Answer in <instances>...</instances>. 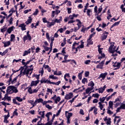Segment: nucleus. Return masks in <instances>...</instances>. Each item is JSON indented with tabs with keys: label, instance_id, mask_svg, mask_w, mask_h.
Wrapping results in <instances>:
<instances>
[{
	"label": "nucleus",
	"instance_id": "obj_1",
	"mask_svg": "<svg viewBox=\"0 0 125 125\" xmlns=\"http://www.w3.org/2000/svg\"><path fill=\"white\" fill-rule=\"evenodd\" d=\"M108 34H109V32L105 31V32L102 35L101 37L102 41H104L107 39V37H108Z\"/></svg>",
	"mask_w": 125,
	"mask_h": 125
},
{
	"label": "nucleus",
	"instance_id": "obj_2",
	"mask_svg": "<svg viewBox=\"0 0 125 125\" xmlns=\"http://www.w3.org/2000/svg\"><path fill=\"white\" fill-rule=\"evenodd\" d=\"M12 89V87L11 85L8 86L6 90V93L7 94H12V93H14Z\"/></svg>",
	"mask_w": 125,
	"mask_h": 125
},
{
	"label": "nucleus",
	"instance_id": "obj_3",
	"mask_svg": "<svg viewBox=\"0 0 125 125\" xmlns=\"http://www.w3.org/2000/svg\"><path fill=\"white\" fill-rule=\"evenodd\" d=\"M40 82H41V83H50H50H51V82H50V81L45 80V78H42Z\"/></svg>",
	"mask_w": 125,
	"mask_h": 125
},
{
	"label": "nucleus",
	"instance_id": "obj_4",
	"mask_svg": "<svg viewBox=\"0 0 125 125\" xmlns=\"http://www.w3.org/2000/svg\"><path fill=\"white\" fill-rule=\"evenodd\" d=\"M73 97V93H69V94L65 95V99H66V100H69L70 99H71Z\"/></svg>",
	"mask_w": 125,
	"mask_h": 125
},
{
	"label": "nucleus",
	"instance_id": "obj_5",
	"mask_svg": "<svg viewBox=\"0 0 125 125\" xmlns=\"http://www.w3.org/2000/svg\"><path fill=\"white\" fill-rule=\"evenodd\" d=\"M65 115L66 119H70L72 116H73V113H69V111H65Z\"/></svg>",
	"mask_w": 125,
	"mask_h": 125
},
{
	"label": "nucleus",
	"instance_id": "obj_6",
	"mask_svg": "<svg viewBox=\"0 0 125 125\" xmlns=\"http://www.w3.org/2000/svg\"><path fill=\"white\" fill-rule=\"evenodd\" d=\"M106 87H107V86H106V85H104V86H103V87H101V88H99L98 89L99 93H103V92H104V90H105V89H106Z\"/></svg>",
	"mask_w": 125,
	"mask_h": 125
},
{
	"label": "nucleus",
	"instance_id": "obj_7",
	"mask_svg": "<svg viewBox=\"0 0 125 125\" xmlns=\"http://www.w3.org/2000/svg\"><path fill=\"white\" fill-rule=\"evenodd\" d=\"M33 69H26V68L24 69L23 72V75H29V73H30V71H33Z\"/></svg>",
	"mask_w": 125,
	"mask_h": 125
},
{
	"label": "nucleus",
	"instance_id": "obj_8",
	"mask_svg": "<svg viewBox=\"0 0 125 125\" xmlns=\"http://www.w3.org/2000/svg\"><path fill=\"white\" fill-rule=\"evenodd\" d=\"M40 83V80H37V81H32L31 83V86H34V85L36 86L38 83Z\"/></svg>",
	"mask_w": 125,
	"mask_h": 125
},
{
	"label": "nucleus",
	"instance_id": "obj_9",
	"mask_svg": "<svg viewBox=\"0 0 125 125\" xmlns=\"http://www.w3.org/2000/svg\"><path fill=\"white\" fill-rule=\"evenodd\" d=\"M108 75V73L105 72L104 73H102L100 74V76L98 77V79H100V78H102L103 80L106 78V76Z\"/></svg>",
	"mask_w": 125,
	"mask_h": 125
},
{
	"label": "nucleus",
	"instance_id": "obj_10",
	"mask_svg": "<svg viewBox=\"0 0 125 125\" xmlns=\"http://www.w3.org/2000/svg\"><path fill=\"white\" fill-rule=\"evenodd\" d=\"M121 65V63L115 62L113 65V67H117V68H115V70L117 69H120V66Z\"/></svg>",
	"mask_w": 125,
	"mask_h": 125
},
{
	"label": "nucleus",
	"instance_id": "obj_11",
	"mask_svg": "<svg viewBox=\"0 0 125 125\" xmlns=\"http://www.w3.org/2000/svg\"><path fill=\"white\" fill-rule=\"evenodd\" d=\"M117 121L118 124L120 122H121V119H120V116H115V119H114V124L116 123V121Z\"/></svg>",
	"mask_w": 125,
	"mask_h": 125
},
{
	"label": "nucleus",
	"instance_id": "obj_12",
	"mask_svg": "<svg viewBox=\"0 0 125 125\" xmlns=\"http://www.w3.org/2000/svg\"><path fill=\"white\" fill-rule=\"evenodd\" d=\"M19 27L21 28L22 31H26V25H25V23H21Z\"/></svg>",
	"mask_w": 125,
	"mask_h": 125
},
{
	"label": "nucleus",
	"instance_id": "obj_13",
	"mask_svg": "<svg viewBox=\"0 0 125 125\" xmlns=\"http://www.w3.org/2000/svg\"><path fill=\"white\" fill-rule=\"evenodd\" d=\"M11 86H12V89L14 93H17V92H18V90L17 89V87L13 85H11Z\"/></svg>",
	"mask_w": 125,
	"mask_h": 125
},
{
	"label": "nucleus",
	"instance_id": "obj_14",
	"mask_svg": "<svg viewBox=\"0 0 125 125\" xmlns=\"http://www.w3.org/2000/svg\"><path fill=\"white\" fill-rule=\"evenodd\" d=\"M113 47H114V44L111 45L108 48V51L110 52V53H112V54L114 53V51H113Z\"/></svg>",
	"mask_w": 125,
	"mask_h": 125
},
{
	"label": "nucleus",
	"instance_id": "obj_15",
	"mask_svg": "<svg viewBox=\"0 0 125 125\" xmlns=\"http://www.w3.org/2000/svg\"><path fill=\"white\" fill-rule=\"evenodd\" d=\"M54 23H60V22L62 21V17H60L59 20L56 19L55 20H54Z\"/></svg>",
	"mask_w": 125,
	"mask_h": 125
},
{
	"label": "nucleus",
	"instance_id": "obj_16",
	"mask_svg": "<svg viewBox=\"0 0 125 125\" xmlns=\"http://www.w3.org/2000/svg\"><path fill=\"white\" fill-rule=\"evenodd\" d=\"M13 28H14V26H12L9 28H8L7 30V33H8V34H11V32L13 31Z\"/></svg>",
	"mask_w": 125,
	"mask_h": 125
},
{
	"label": "nucleus",
	"instance_id": "obj_17",
	"mask_svg": "<svg viewBox=\"0 0 125 125\" xmlns=\"http://www.w3.org/2000/svg\"><path fill=\"white\" fill-rule=\"evenodd\" d=\"M120 22H121V21H118V22H116L115 23H114L112 25V26L110 27V30L112 31V28H113V27H115V26H118L119 24H120Z\"/></svg>",
	"mask_w": 125,
	"mask_h": 125
},
{
	"label": "nucleus",
	"instance_id": "obj_18",
	"mask_svg": "<svg viewBox=\"0 0 125 125\" xmlns=\"http://www.w3.org/2000/svg\"><path fill=\"white\" fill-rule=\"evenodd\" d=\"M51 84H55V85H59L61 83V81H58L56 83L55 82H51L50 83Z\"/></svg>",
	"mask_w": 125,
	"mask_h": 125
},
{
	"label": "nucleus",
	"instance_id": "obj_19",
	"mask_svg": "<svg viewBox=\"0 0 125 125\" xmlns=\"http://www.w3.org/2000/svg\"><path fill=\"white\" fill-rule=\"evenodd\" d=\"M44 111H40L39 112V115L41 116V118H44Z\"/></svg>",
	"mask_w": 125,
	"mask_h": 125
},
{
	"label": "nucleus",
	"instance_id": "obj_20",
	"mask_svg": "<svg viewBox=\"0 0 125 125\" xmlns=\"http://www.w3.org/2000/svg\"><path fill=\"white\" fill-rule=\"evenodd\" d=\"M108 109H113V102L110 101L109 102Z\"/></svg>",
	"mask_w": 125,
	"mask_h": 125
},
{
	"label": "nucleus",
	"instance_id": "obj_21",
	"mask_svg": "<svg viewBox=\"0 0 125 125\" xmlns=\"http://www.w3.org/2000/svg\"><path fill=\"white\" fill-rule=\"evenodd\" d=\"M10 45V42L8 41L4 43V47H6V46H9Z\"/></svg>",
	"mask_w": 125,
	"mask_h": 125
},
{
	"label": "nucleus",
	"instance_id": "obj_22",
	"mask_svg": "<svg viewBox=\"0 0 125 125\" xmlns=\"http://www.w3.org/2000/svg\"><path fill=\"white\" fill-rule=\"evenodd\" d=\"M87 44H89V45L93 44V42H92L91 39H89V38H88V39H87Z\"/></svg>",
	"mask_w": 125,
	"mask_h": 125
},
{
	"label": "nucleus",
	"instance_id": "obj_23",
	"mask_svg": "<svg viewBox=\"0 0 125 125\" xmlns=\"http://www.w3.org/2000/svg\"><path fill=\"white\" fill-rule=\"evenodd\" d=\"M32 18H31V17H29V19L27 20V21H26V23L27 24V25H28V24H30V23H31L32 22Z\"/></svg>",
	"mask_w": 125,
	"mask_h": 125
},
{
	"label": "nucleus",
	"instance_id": "obj_24",
	"mask_svg": "<svg viewBox=\"0 0 125 125\" xmlns=\"http://www.w3.org/2000/svg\"><path fill=\"white\" fill-rule=\"evenodd\" d=\"M42 118H41L40 120L38 122L37 125H45L44 124L42 123Z\"/></svg>",
	"mask_w": 125,
	"mask_h": 125
},
{
	"label": "nucleus",
	"instance_id": "obj_25",
	"mask_svg": "<svg viewBox=\"0 0 125 125\" xmlns=\"http://www.w3.org/2000/svg\"><path fill=\"white\" fill-rule=\"evenodd\" d=\"M33 60L30 59L29 61H28L26 62H23V65H24L25 67L28 65L30 63V62H32Z\"/></svg>",
	"mask_w": 125,
	"mask_h": 125
},
{
	"label": "nucleus",
	"instance_id": "obj_26",
	"mask_svg": "<svg viewBox=\"0 0 125 125\" xmlns=\"http://www.w3.org/2000/svg\"><path fill=\"white\" fill-rule=\"evenodd\" d=\"M15 39V35H14V34H12L10 37L11 42H14Z\"/></svg>",
	"mask_w": 125,
	"mask_h": 125
},
{
	"label": "nucleus",
	"instance_id": "obj_27",
	"mask_svg": "<svg viewBox=\"0 0 125 125\" xmlns=\"http://www.w3.org/2000/svg\"><path fill=\"white\" fill-rule=\"evenodd\" d=\"M88 86H91V87H93L94 86V83L92 81L90 82V83L88 84Z\"/></svg>",
	"mask_w": 125,
	"mask_h": 125
},
{
	"label": "nucleus",
	"instance_id": "obj_28",
	"mask_svg": "<svg viewBox=\"0 0 125 125\" xmlns=\"http://www.w3.org/2000/svg\"><path fill=\"white\" fill-rule=\"evenodd\" d=\"M99 107L100 108V109L103 110L104 106H103V104H102V103L99 102Z\"/></svg>",
	"mask_w": 125,
	"mask_h": 125
},
{
	"label": "nucleus",
	"instance_id": "obj_29",
	"mask_svg": "<svg viewBox=\"0 0 125 125\" xmlns=\"http://www.w3.org/2000/svg\"><path fill=\"white\" fill-rule=\"evenodd\" d=\"M88 5H89V4H88V3H87L86 4H85V6H84V10H83V13H85V12H86V10H87V7H88Z\"/></svg>",
	"mask_w": 125,
	"mask_h": 125
},
{
	"label": "nucleus",
	"instance_id": "obj_30",
	"mask_svg": "<svg viewBox=\"0 0 125 125\" xmlns=\"http://www.w3.org/2000/svg\"><path fill=\"white\" fill-rule=\"evenodd\" d=\"M29 33H30V31H27L26 35H27V36H28L29 41H31V40H32V37H31V35H30V34H29Z\"/></svg>",
	"mask_w": 125,
	"mask_h": 125
},
{
	"label": "nucleus",
	"instance_id": "obj_31",
	"mask_svg": "<svg viewBox=\"0 0 125 125\" xmlns=\"http://www.w3.org/2000/svg\"><path fill=\"white\" fill-rule=\"evenodd\" d=\"M85 31H87V29H86V28H85V27H84V26H83V27L82 28L81 32H82L83 33H84Z\"/></svg>",
	"mask_w": 125,
	"mask_h": 125
},
{
	"label": "nucleus",
	"instance_id": "obj_32",
	"mask_svg": "<svg viewBox=\"0 0 125 125\" xmlns=\"http://www.w3.org/2000/svg\"><path fill=\"white\" fill-rule=\"evenodd\" d=\"M105 99H106V97H103L102 98H100L99 100L100 102H101L102 103H104V101H105Z\"/></svg>",
	"mask_w": 125,
	"mask_h": 125
},
{
	"label": "nucleus",
	"instance_id": "obj_33",
	"mask_svg": "<svg viewBox=\"0 0 125 125\" xmlns=\"http://www.w3.org/2000/svg\"><path fill=\"white\" fill-rule=\"evenodd\" d=\"M92 97L95 98H99V94H98V93L93 94L92 95Z\"/></svg>",
	"mask_w": 125,
	"mask_h": 125
},
{
	"label": "nucleus",
	"instance_id": "obj_34",
	"mask_svg": "<svg viewBox=\"0 0 125 125\" xmlns=\"http://www.w3.org/2000/svg\"><path fill=\"white\" fill-rule=\"evenodd\" d=\"M97 69H103V65L100 63L99 65H97Z\"/></svg>",
	"mask_w": 125,
	"mask_h": 125
},
{
	"label": "nucleus",
	"instance_id": "obj_35",
	"mask_svg": "<svg viewBox=\"0 0 125 125\" xmlns=\"http://www.w3.org/2000/svg\"><path fill=\"white\" fill-rule=\"evenodd\" d=\"M16 99H17V100H18L19 102H22V101H23V99L19 97H16Z\"/></svg>",
	"mask_w": 125,
	"mask_h": 125
},
{
	"label": "nucleus",
	"instance_id": "obj_36",
	"mask_svg": "<svg viewBox=\"0 0 125 125\" xmlns=\"http://www.w3.org/2000/svg\"><path fill=\"white\" fill-rule=\"evenodd\" d=\"M49 78L50 79H52L53 80H57V77L54 76L53 75H50Z\"/></svg>",
	"mask_w": 125,
	"mask_h": 125
},
{
	"label": "nucleus",
	"instance_id": "obj_37",
	"mask_svg": "<svg viewBox=\"0 0 125 125\" xmlns=\"http://www.w3.org/2000/svg\"><path fill=\"white\" fill-rule=\"evenodd\" d=\"M91 12H92L91 10L87 9V15H88V16H89V17H90V16H91V15H90V13Z\"/></svg>",
	"mask_w": 125,
	"mask_h": 125
},
{
	"label": "nucleus",
	"instance_id": "obj_38",
	"mask_svg": "<svg viewBox=\"0 0 125 125\" xmlns=\"http://www.w3.org/2000/svg\"><path fill=\"white\" fill-rule=\"evenodd\" d=\"M46 118H48L49 117V116H52V113H51V112H49L46 113V114L45 115Z\"/></svg>",
	"mask_w": 125,
	"mask_h": 125
},
{
	"label": "nucleus",
	"instance_id": "obj_39",
	"mask_svg": "<svg viewBox=\"0 0 125 125\" xmlns=\"http://www.w3.org/2000/svg\"><path fill=\"white\" fill-rule=\"evenodd\" d=\"M43 47L44 48V49H45L46 51H48V50L50 49V48L45 46V45H43Z\"/></svg>",
	"mask_w": 125,
	"mask_h": 125
},
{
	"label": "nucleus",
	"instance_id": "obj_40",
	"mask_svg": "<svg viewBox=\"0 0 125 125\" xmlns=\"http://www.w3.org/2000/svg\"><path fill=\"white\" fill-rule=\"evenodd\" d=\"M67 12L68 13V14H71V13H72V8H67Z\"/></svg>",
	"mask_w": 125,
	"mask_h": 125
},
{
	"label": "nucleus",
	"instance_id": "obj_41",
	"mask_svg": "<svg viewBox=\"0 0 125 125\" xmlns=\"http://www.w3.org/2000/svg\"><path fill=\"white\" fill-rule=\"evenodd\" d=\"M102 6H100V7L99 8V9H98V14H97V15H98L99 14V13H100V12H101V11H102Z\"/></svg>",
	"mask_w": 125,
	"mask_h": 125
},
{
	"label": "nucleus",
	"instance_id": "obj_42",
	"mask_svg": "<svg viewBox=\"0 0 125 125\" xmlns=\"http://www.w3.org/2000/svg\"><path fill=\"white\" fill-rule=\"evenodd\" d=\"M18 78V77H16V78H15L13 81H11V83H15V82H16V81H17V78Z\"/></svg>",
	"mask_w": 125,
	"mask_h": 125
},
{
	"label": "nucleus",
	"instance_id": "obj_43",
	"mask_svg": "<svg viewBox=\"0 0 125 125\" xmlns=\"http://www.w3.org/2000/svg\"><path fill=\"white\" fill-rule=\"evenodd\" d=\"M28 91L29 92V93H30V94H32L33 93V90H32V87H29L28 88Z\"/></svg>",
	"mask_w": 125,
	"mask_h": 125
},
{
	"label": "nucleus",
	"instance_id": "obj_44",
	"mask_svg": "<svg viewBox=\"0 0 125 125\" xmlns=\"http://www.w3.org/2000/svg\"><path fill=\"white\" fill-rule=\"evenodd\" d=\"M63 31H64V29H63L62 28H61L58 30L57 33H58V32H59L61 33H63Z\"/></svg>",
	"mask_w": 125,
	"mask_h": 125
},
{
	"label": "nucleus",
	"instance_id": "obj_45",
	"mask_svg": "<svg viewBox=\"0 0 125 125\" xmlns=\"http://www.w3.org/2000/svg\"><path fill=\"white\" fill-rule=\"evenodd\" d=\"M33 77H35V78L37 79V81H39L40 80V74L39 75H34L33 76Z\"/></svg>",
	"mask_w": 125,
	"mask_h": 125
},
{
	"label": "nucleus",
	"instance_id": "obj_46",
	"mask_svg": "<svg viewBox=\"0 0 125 125\" xmlns=\"http://www.w3.org/2000/svg\"><path fill=\"white\" fill-rule=\"evenodd\" d=\"M107 125H111V118H108L107 122H106Z\"/></svg>",
	"mask_w": 125,
	"mask_h": 125
},
{
	"label": "nucleus",
	"instance_id": "obj_47",
	"mask_svg": "<svg viewBox=\"0 0 125 125\" xmlns=\"http://www.w3.org/2000/svg\"><path fill=\"white\" fill-rule=\"evenodd\" d=\"M38 13H39V10L36 9L35 12L33 14V15H38Z\"/></svg>",
	"mask_w": 125,
	"mask_h": 125
},
{
	"label": "nucleus",
	"instance_id": "obj_48",
	"mask_svg": "<svg viewBox=\"0 0 125 125\" xmlns=\"http://www.w3.org/2000/svg\"><path fill=\"white\" fill-rule=\"evenodd\" d=\"M37 100V102L38 103H41V102H42V101H43V100H42V98H40V99H36Z\"/></svg>",
	"mask_w": 125,
	"mask_h": 125
},
{
	"label": "nucleus",
	"instance_id": "obj_49",
	"mask_svg": "<svg viewBox=\"0 0 125 125\" xmlns=\"http://www.w3.org/2000/svg\"><path fill=\"white\" fill-rule=\"evenodd\" d=\"M82 83H85V82H87V79H86V78H83V80H82Z\"/></svg>",
	"mask_w": 125,
	"mask_h": 125
},
{
	"label": "nucleus",
	"instance_id": "obj_50",
	"mask_svg": "<svg viewBox=\"0 0 125 125\" xmlns=\"http://www.w3.org/2000/svg\"><path fill=\"white\" fill-rule=\"evenodd\" d=\"M9 117H10V115H9V112H8V114L7 115L4 116V119H6L7 120V119H8Z\"/></svg>",
	"mask_w": 125,
	"mask_h": 125
},
{
	"label": "nucleus",
	"instance_id": "obj_51",
	"mask_svg": "<svg viewBox=\"0 0 125 125\" xmlns=\"http://www.w3.org/2000/svg\"><path fill=\"white\" fill-rule=\"evenodd\" d=\"M45 107L46 108H47V109H52V106L49 105V104H46Z\"/></svg>",
	"mask_w": 125,
	"mask_h": 125
},
{
	"label": "nucleus",
	"instance_id": "obj_52",
	"mask_svg": "<svg viewBox=\"0 0 125 125\" xmlns=\"http://www.w3.org/2000/svg\"><path fill=\"white\" fill-rule=\"evenodd\" d=\"M96 18L97 20H98V21H101V15H100V16L97 15Z\"/></svg>",
	"mask_w": 125,
	"mask_h": 125
},
{
	"label": "nucleus",
	"instance_id": "obj_53",
	"mask_svg": "<svg viewBox=\"0 0 125 125\" xmlns=\"http://www.w3.org/2000/svg\"><path fill=\"white\" fill-rule=\"evenodd\" d=\"M94 35H95V32H94L93 33L91 34L89 37V40H91V39H92V37H93Z\"/></svg>",
	"mask_w": 125,
	"mask_h": 125
},
{
	"label": "nucleus",
	"instance_id": "obj_54",
	"mask_svg": "<svg viewBox=\"0 0 125 125\" xmlns=\"http://www.w3.org/2000/svg\"><path fill=\"white\" fill-rule=\"evenodd\" d=\"M5 31H6V28L5 27H4L3 28L0 29V31L1 32V33H4Z\"/></svg>",
	"mask_w": 125,
	"mask_h": 125
},
{
	"label": "nucleus",
	"instance_id": "obj_55",
	"mask_svg": "<svg viewBox=\"0 0 125 125\" xmlns=\"http://www.w3.org/2000/svg\"><path fill=\"white\" fill-rule=\"evenodd\" d=\"M16 100H17L16 97L13 99V103H14V104H17V102Z\"/></svg>",
	"mask_w": 125,
	"mask_h": 125
},
{
	"label": "nucleus",
	"instance_id": "obj_56",
	"mask_svg": "<svg viewBox=\"0 0 125 125\" xmlns=\"http://www.w3.org/2000/svg\"><path fill=\"white\" fill-rule=\"evenodd\" d=\"M13 21V18H12V17L10 18V19L9 21V24L10 25H11V24H12V22Z\"/></svg>",
	"mask_w": 125,
	"mask_h": 125
},
{
	"label": "nucleus",
	"instance_id": "obj_57",
	"mask_svg": "<svg viewBox=\"0 0 125 125\" xmlns=\"http://www.w3.org/2000/svg\"><path fill=\"white\" fill-rule=\"evenodd\" d=\"M75 22V21L73 20H68V24H72V23H74Z\"/></svg>",
	"mask_w": 125,
	"mask_h": 125
},
{
	"label": "nucleus",
	"instance_id": "obj_58",
	"mask_svg": "<svg viewBox=\"0 0 125 125\" xmlns=\"http://www.w3.org/2000/svg\"><path fill=\"white\" fill-rule=\"evenodd\" d=\"M39 73H41V76H43V68H42L41 70H40Z\"/></svg>",
	"mask_w": 125,
	"mask_h": 125
},
{
	"label": "nucleus",
	"instance_id": "obj_59",
	"mask_svg": "<svg viewBox=\"0 0 125 125\" xmlns=\"http://www.w3.org/2000/svg\"><path fill=\"white\" fill-rule=\"evenodd\" d=\"M91 61L90 60H86V61H85V64L86 65H88V64H89V63H90Z\"/></svg>",
	"mask_w": 125,
	"mask_h": 125
},
{
	"label": "nucleus",
	"instance_id": "obj_60",
	"mask_svg": "<svg viewBox=\"0 0 125 125\" xmlns=\"http://www.w3.org/2000/svg\"><path fill=\"white\" fill-rule=\"evenodd\" d=\"M28 36H24V37H23V42H26V41H27V40H28Z\"/></svg>",
	"mask_w": 125,
	"mask_h": 125
},
{
	"label": "nucleus",
	"instance_id": "obj_61",
	"mask_svg": "<svg viewBox=\"0 0 125 125\" xmlns=\"http://www.w3.org/2000/svg\"><path fill=\"white\" fill-rule=\"evenodd\" d=\"M120 108L123 109H125V104H122L120 106Z\"/></svg>",
	"mask_w": 125,
	"mask_h": 125
},
{
	"label": "nucleus",
	"instance_id": "obj_62",
	"mask_svg": "<svg viewBox=\"0 0 125 125\" xmlns=\"http://www.w3.org/2000/svg\"><path fill=\"white\" fill-rule=\"evenodd\" d=\"M84 75H85V77H88V76L89 75V72L88 71L85 72Z\"/></svg>",
	"mask_w": 125,
	"mask_h": 125
},
{
	"label": "nucleus",
	"instance_id": "obj_63",
	"mask_svg": "<svg viewBox=\"0 0 125 125\" xmlns=\"http://www.w3.org/2000/svg\"><path fill=\"white\" fill-rule=\"evenodd\" d=\"M29 54L27 51H24L23 52V56H26V55H28Z\"/></svg>",
	"mask_w": 125,
	"mask_h": 125
},
{
	"label": "nucleus",
	"instance_id": "obj_64",
	"mask_svg": "<svg viewBox=\"0 0 125 125\" xmlns=\"http://www.w3.org/2000/svg\"><path fill=\"white\" fill-rule=\"evenodd\" d=\"M78 78L79 80H82V73H79Z\"/></svg>",
	"mask_w": 125,
	"mask_h": 125
}]
</instances>
